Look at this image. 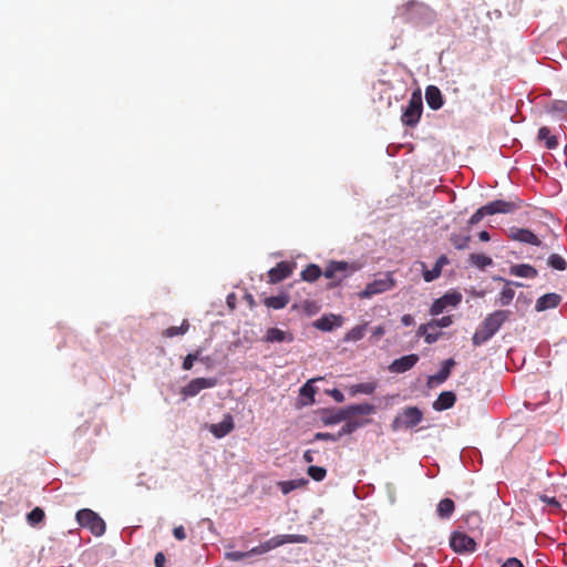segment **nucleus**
<instances>
[{"label": "nucleus", "mask_w": 567, "mask_h": 567, "mask_svg": "<svg viewBox=\"0 0 567 567\" xmlns=\"http://www.w3.org/2000/svg\"><path fill=\"white\" fill-rule=\"evenodd\" d=\"M561 300V297L557 293H546L537 299L535 309L537 311H545L548 309L556 308Z\"/></svg>", "instance_id": "18"}, {"label": "nucleus", "mask_w": 567, "mask_h": 567, "mask_svg": "<svg viewBox=\"0 0 567 567\" xmlns=\"http://www.w3.org/2000/svg\"><path fill=\"white\" fill-rule=\"evenodd\" d=\"M234 420L230 414H225L219 423L207 425L208 431L217 439L229 434L234 430Z\"/></svg>", "instance_id": "12"}, {"label": "nucleus", "mask_w": 567, "mask_h": 567, "mask_svg": "<svg viewBox=\"0 0 567 567\" xmlns=\"http://www.w3.org/2000/svg\"><path fill=\"white\" fill-rule=\"evenodd\" d=\"M425 100H426L427 105L432 110H439V109H441L443 106L442 93L434 85H430V86L426 87V90H425Z\"/></svg>", "instance_id": "19"}, {"label": "nucleus", "mask_w": 567, "mask_h": 567, "mask_svg": "<svg viewBox=\"0 0 567 567\" xmlns=\"http://www.w3.org/2000/svg\"><path fill=\"white\" fill-rule=\"evenodd\" d=\"M216 384L217 380L215 378H196L183 386L181 393L184 399L192 398L197 395L202 390L212 389L216 386Z\"/></svg>", "instance_id": "9"}, {"label": "nucleus", "mask_w": 567, "mask_h": 567, "mask_svg": "<svg viewBox=\"0 0 567 567\" xmlns=\"http://www.w3.org/2000/svg\"><path fill=\"white\" fill-rule=\"evenodd\" d=\"M478 237H480V239H481L482 241H488V240H489V238H491V237H489V234H488L487 231H485V230L481 231V233L478 234Z\"/></svg>", "instance_id": "57"}, {"label": "nucleus", "mask_w": 567, "mask_h": 567, "mask_svg": "<svg viewBox=\"0 0 567 567\" xmlns=\"http://www.w3.org/2000/svg\"><path fill=\"white\" fill-rule=\"evenodd\" d=\"M292 272V265L286 261L279 262L276 267L271 268L268 272L269 281L272 284L279 282Z\"/></svg>", "instance_id": "17"}, {"label": "nucleus", "mask_w": 567, "mask_h": 567, "mask_svg": "<svg viewBox=\"0 0 567 567\" xmlns=\"http://www.w3.org/2000/svg\"><path fill=\"white\" fill-rule=\"evenodd\" d=\"M307 473L312 480L317 482H321L327 475L326 468L320 466H309Z\"/></svg>", "instance_id": "36"}, {"label": "nucleus", "mask_w": 567, "mask_h": 567, "mask_svg": "<svg viewBox=\"0 0 567 567\" xmlns=\"http://www.w3.org/2000/svg\"><path fill=\"white\" fill-rule=\"evenodd\" d=\"M350 416L348 414L347 408L340 409L337 412L330 414L326 420V424H337L342 421L349 420Z\"/></svg>", "instance_id": "29"}, {"label": "nucleus", "mask_w": 567, "mask_h": 567, "mask_svg": "<svg viewBox=\"0 0 567 567\" xmlns=\"http://www.w3.org/2000/svg\"><path fill=\"white\" fill-rule=\"evenodd\" d=\"M346 408L348 410V414L350 417H352L353 415H357V414L369 415V414L374 413V411H375L374 405L369 404V403L354 404V405H349Z\"/></svg>", "instance_id": "26"}, {"label": "nucleus", "mask_w": 567, "mask_h": 567, "mask_svg": "<svg viewBox=\"0 0 567 567\" xmlns=\"http://www.w3.org/2000/svg\"><path fill=\"white\" fill-rule=\"evenodd\" d=\"M501 567H524L516 558H508Z\"/></svg>", "instance_id": "51"}, {"label": "nucleus", "mask_w": 567, "mask_h": 567, "mask_svg": "<svg viewBox=\"0 0 567 567\" xmlns=\"http://www.w3.org/2000/svg\"><path fill=\"white\" fill-rule=\"evenodd\" d=\"M200 350L187 354L183 361V369L187 371L190 370L194 365V362L200 359Z\"/></svg>", "instance_id": "38"}, {"label": "nucleus", "mask_w": 567, "mask_h": 567, "mask_svg": "<svg viewBox=\"0 0 567 567\" xmlns=\"http://www.w3.org/2000/svg\"><path fill=\"white\" fill-rule=\"evenodd\" d=\"M361 268L357 262L332 261L324 269V277L337 279L339 282Z\"/></svg>", "instance_id": "6"}, {"label": "nucleus", "mask_w": 567, "mask_h": 567, "mask_svg": "<svg viewBox=\"0 0 567 567\" xmlns=\"http://www.w3.org/2000/svg\"><path fill=\"white\" fill-rule=\"evenodd\" d=\"M395 287V279L392 272H385L381 277L367 284L365 288L359 292L360 299H370L375 295L384 293Z\"/></svg>", "instance_id": "3"}, {"label": "nucleus", "mask_w": 567, "mask_h": 567, "mask_svg": "<svg viewBox=\"0 0 567 567\" xmlns=\"http://www.w3.org/2000/svg\"><path fill=\"white\" fill-rule=\"evenodd\" d=\"M508 236L512 240L539 246L540 240L538 237L526 228L512 227L508 229Z\"/></svg>", "instance_id": "11"}, {"label": "nucleus", "mask_w": 567, "mask_h": 567, "mask_svg": "<svg viewBox=\"0 0 567 567\" xmlns=\"http://www.w3.org/2000/svg\"><path fill=\"white\" fill-rule=\"evenodd\" d=\"M419 361L417 354H408L394 360L389 370L394 373H403L412 369Z\"/></svg>", "instance_id": "13"}, {"label": "nucleus", "mask_w": 567, "mask_h": 567, "mask_svg": "<svg viewBox=\"0 0 567 567\" xmlns=\"http://www.w3.org/2000/svg\"><path fill=\"white\" fill-rule=\"evenodd\" d=\"M375 390V384L371 382L354 384L350 388L352 395L358 393L372 394Z\"/></svg>", "instance_id": "32"}, {"label": "nucleus", "mask_w": 567, "mask_h": 567, "mask_svg": "<svg viewBox=\"0 0 567 567\" xmlns=\"http://www.w3.org/2000/svg\"><path fill=\"white\" fill-rule=\"evenodd\" d=\"M450 546L461 555L472 554L476 550V542L463 532H454L450 537Z\"/></svg>", "instance_id": "8"}, {"label": "nucleus", "mask_w": 567, "mask_h": 567, "mask_svg": "<svg viewBox=\"0 0 567 567\" xmlns=\"http://www.w3.org/2000/svg\"><path fill=\"white\" fill-rule=\"evenodd\" d=\"M470 237L468 236H461V235H452L451 236V243L456 249H465L468 246Z\"/></svg>", "instance_id": "37"}, {"label": "nucleus", "mask_w": 567, "mask_h": 567, "mask_svg": "<svg viewBox=\"0 0 567 567\" xmlns=\"http://www.w3.org/2000/svg\"><path fill=\"white\" fill-rule=\"evenodd\" d=\"M538 138L545 142L547 148L553 150L557 146V140L554 135L550 134L548 127L543 126L538 131Z\"/></svg>", "instance_id": "27"}, {"label": "nucleus", "mask_w": 567, "mask_h": 567, "mask_svg": "<svg viewBox=\"0 0 567 567\" xmlns=\"http://www.w3.org/2000/svg\"><path fill=\"white\" fill-rule=\"evenodd\" d=\"M454 509V502L451 498H443L437 504L436 513L440 518L447 519L452 516Z\"/></svg>", "instance_id": "25"}, {"label": "nucleus", "mask_w": 567, "mask_h": 567, "mask_svg": "<svg viewBox=\"0 0 567 567\" xmlns=\"http://www.w3.org/2000/svg\"><path fill=\"white\" fill-rule=\"evenodd\" d=\"M441 275L440 262H436L431 270L423 271V278L426 282H431Z\"/></svg>", "instance_id": "40"}, {"label": "nucleus", "mask_w": 567, "mask_h": 567, "mask_svg": "<svg viewBox=\"0 0 567 567\" xmlns=\"http://www.w3.org/2000/svg\"><path fill=\"white\" fill-rule=\"evenodd\" d=\"M422 419L423 414L417 408H405L396 414L391 424V427L393 431L408 430L417 425Z\"/></svg>", "instance_id": "4"}, {"label": "nucleus", "mask_w": 567, "mask_h": 567, "mask_svg": "<svg viewBox=\"0 0 567 567\" xmlns=\"http://www.w3.org/2000/svg\"><path fill=\"white\" fill-rule=\"evenodd\" d=\"M385 333V328L384 326H378L373 329L372 331V338L374 339H380L382 336H384Z\"/></svg>", "instance_id": "52"}, {"label": "nucleus", "mask_w": 567, "mask_h": 567, "mask_svg": "<svg viewBox=\"0 0 567 567\" xmlns=\"http://www.w3.org/2000/svg\"><path fill=\"white\" fill-rule=\"evenodd\" d=\"M430 329H433L432 326H429V322L425 324H421L417 329V334L426 337V333L430 331Z\"/></svg>", "instance_id": "54"}, {"label": "nucleus", "mask_w": 567, "mask_h": 567, "mask_svg": "<svg viewBox=\"0 0 567 567\" xmlns=\"http://www.w3.org/2000/svg\"><path fill=\"white\" fill-rule=\"evenodd\" d=\"M43 518H44V512L39 507H35L28 514V522L32 525L42 522Z\"/></svg>", "instance_id": "39"}, {"label": "nucleus", "mask_w": 567, "mask_h": 567, "mask_svg": "<svg viewBox=\"0 0 567 567\" xmlns=\"http://www.w3.org/2000/svg\"><path fill=\"white\" fill-rule=\"evenodd\" d=\"M199 361L205 362V363H208V362H209V358H208V357L203 358V357L200 355Z\"/></svg>", "instance_id": "60"}, {"label": "nucleus", "mask_w": 567, "mask_h": 567, "mask_svg": "<svg viewBox=\"0 0 567 567\" xmlns=\"http://www.w3.org/2000/svg\"><path fill=\"white\" fill-rule=\"evenodd\" d=\"M548 265L551 268L560 271L565 270L567 267L566 260L557 254H553L548 257Z\"/></svg>", "instance_id": "34"}, {"label": "nucleus", "mask_w": 567, "mask_h": 567, "mask_svg": "<svg viewBox=\"0 0 567 567\" xmlns=\"http://www.w3.org/2000/svg\"><path fill=\"white\" fill-rule=\"evenodd\" d=\"M453 320L452 317L446 316L442 317L441 319H433L429 322V326H432V328H446L452 324Z\"/></svg>", "instance_id": "41"}, {"label": "nucleus", "mask_w": 567, "mask_h": 567, "mask_svg": "<svg viewBox=\"0 0 567 567\" xmlns=\"http://www.w3.org/2000/svg\"><path fill=\"white\" fill-rule=\"evenodd\" d=\"M505 282H506V286L499 292L498 298H497V302L501 306H507L514 299L515 291H514V289L512 287H509V285H515L516 287H523L524 286L520 282H509V281H505Z\"/></svg>", "instance_id": "23"}, {"label": "nucleus", "mask_w": 567, "mask_h": 567, "mask_svg": "<svg viewBox=\"0 0 567 567\" xmlns=\"http://www.w3.org/2000/svg\"><path fill=\"white\" fill-rule=\"evenodd\" d=\"M456 396L453 392H442L439 398L434 401L433 408L436 411H443L454 405Z\"/></svg>", "instance_id": "21"}, {"label": "nucleus", "mask_w": 567, "mask_h": 567, "mask_svg": "<svg viewBox=\"0 0 567 567\" xmlns=\"http://www.w3.org/2000/svg\"><path fill=\"white\" fill-rule=\"evenodd\" d=\"M486 215H488V214H487V212H485V206H482L471 216V218L468 220L470 225H475V224L480 223Z\"/></svg>", "instance_id": "43"}, {"label": "nucleus", "mask_w": 567, "mask_h": 567, "mask_svg": "<svg viewBox=\"0 0 567 567\" xmlns=\"http://www.w3.org/2000/svg\"><path fill=\"white\" fill-rule=\"evenodd\" d=\"M422 109L423 104L420 93H413L409 101V104L403 111L401 117L402 123L408 126H415L420 121Z\"/></svg>", "instance_id": "7"}, {"label": "nucleus", "mask_w": 567, "mask_h": 567, "mask_svg": "<svg viewBox=\"0 0 567 567\" xmlns=\"http://www.w3.org/2000/svg\"><path fill=\"white\" fill-rule=\"evenodd\" d=\"M509 274L515 277L535 278L538 275L536 268L527 264L513 265L509 268Z\"/></svg>", "instance_id": "20"}, {"label": "nucleus", "mask_w": 567, "mask_h": 567, "mask_svg": "<svg viewBox=\"0 0 567 567\" xmlns=\"http://www.w3.org/2000/svg\"><path fill=\"white\" fill-rule=\"evenodd\" d=\"M508 310H496L488 315L475 331L472 340L475 346L487 342L508 319Z\"/></svg>", "instance_id": "2"}, {"label": "nucleus", "mask_w": 567, "mask_h": 567, "mask_svg": "<svg viewBox=\"0 0 567 567\" xmlns=\"http://www.w3.org/2000/svg\"><path fill=\"white\" fill-rule=\"evenodd\" d=\"M339 437L338 435H333V434H330V433H322V432H318L316 433L315 435V440H322V441H337Z\"/></svg>", "instance_id": "46"}, {"label": "nucleus", "mask_w": 567, "mask_h": 567, "mask_svg": "<svg viewBox=\"0 0 567 567\" xmlns=\"http://www.w3.org/2000/svg\"><path fill=\"white\" fill-rule=\"evenodd\" d=\"M293 334L290 331L281 330L278 328H269L264 336V341L268 343L287 342L293 341Z\"/></svg>", "instance_id": "16"}, {"label": "nucleus", "mask_w": 567, "mask_h": 567, "mask_svg": "<svg viewBox=\"0 0 567 567\" xmlns=\"http://www.w3.org/2000/svg\"><path fill=\"white\" fill-rule=\"evenodd\" d=\"M436 262H440V269L442 270V266L447 262L446 257L442 256L437 259Z\"/></svg>", "instance_id": "59"}, {"label": "nucleus", "mask_w": 567, "mask_h": 567, "mask_svg": "<svg viewBox=\"0 0 567 567\" xmlns=\"http://www.w3.org/2000/svg\"><path fill=\"white\" fill-rule=\"evenodd\" d=\"M485 206V212H487L488 215H495V214H509L517 209V205L514 202H506V200H494Z\"/></svg>", "instance_id": "14"}, {"label": "nucleus", "mask_w": 567, "mask_h": 567, "mask_svg": "<svg viewBox=\"0 0 567 567\" xmlns=\"http://www.w3.org/2000/svg\"><path fill=\"white\" fill-rule=\"evenodd\" d=\"M441 333L440 332H427L426 333V337L424 339V341L429 344H432L434 342L437 341V339L440 338Z\"/></svg>", "instance_id": "49"}, {"label": "nucleus", "mask_w": 567, "mask_h": 567, "mask_svg": "<svg viewBox=\"0 0 567 567\" xmlns=\"http://www.w3.org/2000/svg\"><path fill=\"white\" fill-rule=\"evenodd\" d=\"M361 424L359 423H355V422H348L346 423L343 426H342V430L341 432L338 434V437H340L341 435L343 434H350L352 433L358 426H360Z\"/></svg>", "instance_id": "44"}, {"label": "nucleus", "mask_w": 567, "mask_h": 567, "mask_svg": "<svg viewBox=\"0 0 567 567\" xmlns=\"http://www.w3.org/2000/svg\"><path fill=\"white\" fill-rule=\"evenodd\" d=\"M302 457L306 463H312L315 461L312 451L310 450L306 451Z\"/></svg>", "instance_id": "56"}, {"label": "nucleus", "mask_w": 567, "mask_h": 567, "mask_svg": "<svg viewBox=\"0 0 567 567\" xmlns=\"http://www.w3.org/2000/svg\"><path fill=\"white\" fill-rule=\"evenodd\" d=\"M495 280H504L502 277L494 278Z\"/></svg>", "instance_id": "61"}, {"label": "nucleus", "mask_w": 567, "mask_h": 567, "mask_svg": "<svg viewBox=\"0 0 567 567\" xmlns=\"http://www.w3.org/2000/svg\"><path fill=\"white\" fill-rule=\"evenodd\" d=\"M234 300H235V296L234 295H229L227 297V303L229 307L234 308Z\"/></svg>", "instance_id": "58"}, {"label": "nucleus", "mask_w": 567, "mask_h": 567, "mask_svg": "<svg viewBox=\"0 0 567 567\" xmlns=\"http://www.w3.org/2000/svg\"><path fill=\"white\" fill-rule=\"evenodd\" d=\"M401 322H402L404 326L409 327V326L414 324V318H413V316H411V315H404V316L401 318Z\"/></svg>", "instance_id": "55"}, {"label": "nucleus", "mask_w": 567, "mask_h": 567, "mask_svg": "<svg viewBox=\"0 0 567 567\" xmlns=\"http://www.w3.org/2000/svg\"><path fill=\"white\" fill-rule=\"evenodd\" d=\"M189 328V324L186 320L183 321L182 326L179 327H171L168 329H166L165 331V336L168 337V338H172V337H176V336H179V334H184L187 332Z\"/></svg>", "instance_id": "35"}, {"label": "nucleus", "mask_w": 567, "mask_h": 567, "mask_svg": "<svg viewBox=\"0 0 567 567\" xmlns=\"http://www.w3.org/2000/svg\"><path fill=\"white\" fill-rule=\"evenodd\" d=\"M173 535L177 540H184L186 538V532L183 526H177L173 529Z\"/></svg>", "instance_id": "47"}, {"label": "nucleus", "mask_w": 567, "mask_h": 567, "mask_svg": "<svg viewBox=\"0 0 567 567\" xmlns=\"http://www.w3.org/2000/svg\"><path fill=\"white\" fill-rule=\"evenodd\" d=\"M307 484H308V480L302 477V478L290 480V481H281L278 483V486H279L280 491L286 495L295 489L306 487Z\"/></svg>", "instance_id": "24"}, {"label": "nucleus", "mask_w": 567, "mask_h": 567, "mask_svg": "<svg viewBox=\"0 0 567 567\" xmlns=\"http://www.w3.org/2000/svg\"><path fill=\"white\" fill-rule=\"evenodd\" d=\"M265 303L274 309H282L287 306L288 298L286 296L270 297L266 299Z\"/></svg>", "instance_id": "33"}, {"label": "nucleus", "mask_w": 567, "mask_h": 567, "mask_svg": "<svg viewBox=\"0 0 567 567\" xmlns=\"http://www.w3.org/2000/svg\"><path fill=\"white\" fill-rule=\"evenodd\" d=\"M461 301H462V295L460 292H456V291L446 292L444 296H442L441 298L436 299L433 302V305L430 309V313L432 316H437L449 308L456 307Z\"/></svg>", "instance_id": "10"}, {"label": "nucleus", "mask_w": 567, "mask_h": 567, "mask_svg": "<svg viewBox=\"0 0 567 567\" xmlns=\"http://www.w3.org/2000/svg\"><path fill=\"white\" fill-rule=\"evenodd\" d=\"M321 276V269L317 265H309L302 272L301 277L306 281H315Z\"/></svg>", "instance_id": "30"}, {"label": "nucleus", "mask_w": 567, "mask_h": 567, "mask_svg": "<svg viewBox=\"0 0 567 567\" xmlns=\"http://www.w3.org/2000/svg\"><path fill=\"white\" fill-rule=\"evenodd\" d=\"M551 109L558 112H567V102L565 101H554L551 103Z\"/></svg>", "instance_id": "48"}, {"label": "nucleus", "mask_w": 567, "mask_h": 567, "mask_svg": "<svg viewBox=\"0 0 567 567\" xmlns=\"http://www.w3.org/2000/svg\"><path fill=\"white\" fill-rule=\"evenodd\" d=\"M343 319L338 315H326L313 322V327L322 331H332L342 326Z\"/></svg>", "instance_id": "15"}, {"label": "nucleus", "mask_w": 567, "mask_h": 567, "mask_svg": "<svg viewBox=\"0 0 567 567\" xmlns=\"http://www.w3.org/2000/svg\"><path fill=\"white\" fill-rule=\"evenodd\" d=\"M540 499L547 504L548 506H550L554 511H558L560 508V504L559 502L555 498V497H549V496H542Z\"/></svg>", "instance_id": "45"}, {"label": "nucleus", "mask_w": 567, "mask_h": 567, "mask_svg": "<svg viewBox=\"0 0 567 567\" xmlns=\"http://www.w3.org/2000/svg\"><path fill=\"white\" fill-rule=\"evenodd\" d=\"M455 361L453 359H447L442 363L440 371L430 378V382H435L437 384L443 383L450 375L451 369L454 367Z\"/></svg>", "instance_id": "22"}, {"label": "nucleus", "mask_w": 567, "mask_h": 567, "mask_svg": "<svg viewBox=\"0 0 567 567\" xmlns=\"http://www.w3.org/2000/svg\"><path fill=\"white\" fill-rule=\"evenodd\" d=\"M367 323L353 327L344 337L346 341H359L365 334Z\"/></svg>", "instance_id": "28"}, {"label": "nucleus", "mask_w": 567, "mask_h": 567, "mask_svg": "<svg viewBox=\"0 0 567 567\" xmlns=\"http://www.w3.org/2000/svg\"><path fill=\"white\" fill-rule=\"evenodd\" d=\"M329 394L333 398L334 401L341 403L344 401V395L341 391L333 389L329 392Z\"/></svg>", "instance_id": "50"}, {"label": "nucleus", "mask_w": 567, "mask_h": 567, "mask_svg": "<svg viewBox=\"0 0 567 567\" xmlns=\"http://www.w3.org/2000/svg\"><path fill=\"white\" fill-rule=\"evenodd\" d=\"M76 519L82 527L89 528L95 536H101L105 532L104 520L91 509L79 511Z\"/></svg>", "instance_id": "5"}, {"label": "nucleus", "mask_w": 567, "mask_h": 567, "mask_svg": "<svg viewBox=\"0 0 567 567\" xmlns=\"http://www.w3.org/2000/svg\"><path fill=\"white\" fill-rule=\"evenodd\" d=\"M165 561H166V558L164 556L163 553H157L155 555V559H154V563H155V567H165Z\"/></svg>", "instance_id": "53"}, {"label": "nucleus", "mask_w": 567, "mask_h": 567, "mask_svg": "<svg viewBox=\"0 0 567 567\" xmlns=\"http://www.w3.org/2000/svg\"><path fill=\"white\" fill-rule=\"evenodd\" d=\"M309 539L305 535H277L256 547H252L248 551H227L225 553V559L229 561H239L244 558L266 554L277 547L286 544H306Z\"/></svg>", "instance_id": "1"}, {"label": "nucleus", "mask_w": 567, "mask_h": 567, "mask_svg": "<svg viewBox=\"0 0 567 567\" xmlns=\"http://www.w3.org/2000/svg\"><path fill=\"white\" fill-rule=\"evenodd\" d=\"M315 381H316V379L309 380L300 390V394L303 395V396L310 398L311 401H313V396H315V393H316V389L311 384Z\"/></svg>", "instance_id": "42"}, {"label": "nucleus", "mask_w": 567, "mask_h": 567, "mask_svg": "<svg viewBox=\"0 0 567 567\" xmlns=\"http://www.w3.org/2000/svg\"><path fill=\"white\" fill-rule=\"evenodd\" d=\"M470 260L474 266L478 268H485L493 264L492 258L483 254H472L470 256Z\"/></svg>", "instance_id": "31"}]
</instances>
